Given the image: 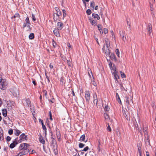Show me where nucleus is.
Listing matches in <instances>:
<instances>
[{"label":"nucleus","mask_w":156,"mask_h":156,"mask_svg":"<svg viewBox=\"0 0 156 156\" xmlns=\"http://www.w3.org/2000/svg\"><path fill=\"white\" fill-rule=\"evenodd\" d=\"M29 145L27 143H23L20 144L19 147V150L20 151L18 154V156H21L27 154L29 152V150L28 149Z\"/></svg>","instance_id":"obj_1"},{"label":"nucleus","mask_w":156,"mask_h":156,"mask_svg":"<svg viewBox=\"0 0 156 156\" xmlns=\"http://www.w3.org/2000/svg\"><path fill=\"white\" fill-rule=\"evenodd\" d=\"M57 12H54L53 14V18L55 21H56L58 18H59V16L62 15V12L61 10H56Z\"/></svg>","instance_id":"obj_2"},{"label":"nucleus","mask_w":156,"mask_h":156,"mask_svg":"<svg viewBox=\"0 0 156 156\" xmlns=\"http://www.w3.org/2000/svg\"><path fill=\"white\" fill-rule=\"evenodd\" d=\"M93 100L94 105L97 107L98 99L97 95L96 93H94L93 94Z\"/></svg>","instance_id":"obj_3"},{"label":"nucleus","mask_w":156,"mask_h":156,"mask_svg":"<svg viewBox=\"0 0 156 156\" xmlns=\"http://www.w3.org/2000/svg\"><path fill=\"white\" fill-rule=\"evenodd\" d=\"M144 136V140L146 144L147 145H150V141L149 139L150 137L148 134V133L146 132L145 133Z\"/></svg>","instance_id":"obj_4"},{"label":"nucleus","mask_w":156,"mask_h":156,"mask_svg":"<svg viewBox=\"0 0 156 156\" xmlns=\"http://www.w3.org/2000/svg\"><path fill=\"white\" fill-rule=\"evenodd\" d=\"M20 139L19 140V142L20 143L22 141L24 140H27V136L24 133H22L19 137Z\"/></svg>","instance_id":"obj_5"},{"label":"nucleus","mask_w":156,"mask_h":156,"mask_svg":"<svg viewBox=\"0 0 156 156\" xmlns=\"http://www.w3.org/2000/svg\"><path fill=\"white\" fill-rule=\"evenodd\" d=\"M90 95V94L89 91L87 90L85 91V97L87 102H89Z\"/></svg>","instance_id":"obj_6"},{"label":"nucleus","mask_w":156,"mask_h":156,"mask_svg":"<svg viewBox=\"0 0 156 156\" xmlns=\"http://www.w3.org/2000/svg\"><path fill=\"white\" fill-rule=\"evenodd\" d=\"M112 74L114 75V79L115 82H118V79L119 78L118 73L116 70H114V72H112Z\"/></svg>","instance_id":"obj_7"},{"label":"nucleus","mask_w":156,"mask_h":156,"mask_svg":"<svg viewBox=\"0 0 156 156\" xmlns=\"http://www.w3.org/2000/svg\"><path fill=\"white\" fill-rule=\"evenodd\" d=\"M148 30V34L149 36H151V33L152 32V26L151 23H149L147 25V28Z\"/></svg>","instance_id":"obj_8"},{"label":"nucleus","mask_w":156,"mask_h":156,"mask_svg":"<svg viewBox=\"0 0 156 156\" xmlns=\"http://www.w3.org/2000/svg\"><path fill=\"white\" fill-rule=\"evenodd\" d=\"M64 27V25L61 22H58L57 23V27L58 30H60L63 28Z\"/></svg>","instance_id":"obj_9"},{"label":"nucleus","mask_w":156,"mask_h":156,"mask_svg":"<svg viewBox=\"0 0 156 156\" xmlns=\"http://www.w3.org/2000/svg\"><path fill=\"white\" fill-rule=\"evenodd\" d=\"M119 34L120 36L122 37V40L125 41L126 40L125 31L123 30H122L121 32L120 31Z\"/></svg>","instance_id":"obj_10"},{"label":"nucleus","mask_w":156,"mask_h":156,"mask_svg":"<svg viewBox=\"0 0 156 156\" xmlns=\"http://www.w3.org/2000/svg\"><path fill=\"white\" fill-rule=\"evenodd\" d=\"M103 50V51L105 52L107 56H109L111 53L110 52V50L109 49V48H106V49H105V45L104 46Z\"/></svg>","instance_id":"obj_11"},{"label":"nucleus","mask_w":156,"mask_h":156,"mask_svg":"<svg viewBox=\"0 0 156 156\" xmlns=\"http://www.w3.org/2000/svg\"><path fill=\"white\" fill-rule=\"evenodd\" d=\"M26 23H23V28H24L26 27L27 26V25L29 24V23H30V22L29 17H27L26 19H25Z\"/></svg>","instance_id":"obj_12"},{"label":"nucleus","mask_w":156,"mask_h":156,"mask_svg":"<svg viewBox=\"0 0 156 156\" xmlns=\"http://www.w3.org/2000/svg\"><path fill=\"white\" fill-rule=\"evenodd\" d=\"M25 101L26 103L24 104V105L25 106H28V107L29 105L30 106V107H31L30 103L31 101H30V99L29 98H27L26 99ZM30 108L31 109V107H30Z\"/></svg>","instance_id":"obj_13"},{"label":"nucleus","mask_w":156,"mask_h":156,"mask_svg":"<svg viewBox=\"0 0 156 156\" xmlns=\"http://www.w3.org/2000/svg\"><path fill=\"white\" fill-rule=\"evenodd\" d=\"M109 56L112 60H114L115 62H117V59L116 58V57L114 53H111Z\"/></svg>","instance_id":"obj_14"},{"label":"nucleus","mask_w":156,"mask_h":156,"mask_svg":"<svg viewBox=\"0 0 156 156\" xmlns=\"http://www.w3.org/2000/svg\"><path fill=\"white\" fill-rule=\"evenodd\" d=\"M53 151L55 155H57L58 153V151L57 147L58 146L57 145H54L53 146Z\"/></svg>","instance_id":"obj_15"},{"label":"nucleus","mask_w":156,"mask_h":156,"mask_svg":"<svg viewBox=\"0 0 156 156\" xmlns=\"http://www.w3.org/2000/svg\"><path fill=\"white\" fill-rule=\"evenodd\" d=\"M89 20L90 23L94 26H97V21L96 20H93V19H90Z\"/></svg>","instance_id":"obj_16"},{"label":"nucleus","mask_w":156,"mask_h":156,"mask_svg":"<svg viewBox=\"0 0 156 156\" xmlns=\"http://www.w3.org/2000/svg\"><path fill=\"white\" fill-rule=\"evenodd\" d=\"M85 136L84 134L82 135L80 138L79 140L81 142L84 141L85 142H86L87 141V139L85 140Z\"/></svg>","instance_id":"obj_17"},{"label":"nucleus","mask_w":156,"mask_h":156,"mask_svg":"<svg viewBox=\"0 0 156 156\" xmlns=\"http://www.w3.org/2000/svg\"><path fill=\"white\" fill-rule=\"evenodd\" d=\"M53 33L54 35L57 37H60V35L58 29H55L53 30Z\"/></svg>","instance_id":"obj_18"},{"label":"nucleus","mask_w":156,"mask_h":156,"mask_svg":"<svg viewBox=\"0 0 156 156\" xmlns=\"http://www.w3.org/2000/svg\"><path fill=\"white\" fill-rule=\"evenodd\" d=\"M51 136H52L53 135V133L52 132H51ZM51 138L52 139V140L51 141V144L53 145H57L56 144V140H55L54 138H53L52 136H51Z\"/></svg>","instance_id":"obj_19"},{"label":"nucleus","mask_w":156,"mask_h":156,"mask_svg":"<svg viewBox=\"0 0 156 156\" xmlns=\"http://www.w3.org/2000/svg\"><path fill=\"white\" fill-rule=\"evenodd\" d=\"M18 142L17 141H15L13 142L9 146V147L11 148H13L15 147V146L17 144Z\"/></svg>","instance_id":"obj_20"},{"label":"nucleus","mask_w":156,"mask_h":156,"mask_svg":"<svg viewBox=\"0 0 156 156\" xmlns=\"http://www.w3.org/2000/svg\"><path fill=\"white\" fill-rule=\"evenodd\" d=\"M98 145L97 147V149L98 152H100L101 151V149L100 147V146L101 145V140L99 139L98 140Z\"/></svg>","instance_id":"obj_21"},{"label":"nucleus","mask_w":156,"mask_h":156,"mask_svg":"<svg viewBox=\"0 0 156 156\" xmlns=\"http://www.w3.org/2000/svg\"><path fill=\"white\" fill-rule=\"evenodd\" d=\"M39 141L41 143L43 144H45V140L44 139L43 137L42 136H41L39 137Z\"/></svg>","instance_id":"obj_22"},{"label":"nucleus","mask_w":156,"mask_h":156,"mask_svg":"<svg viewBox=\"0 0 156 156\" xmlns=\"http://www.w3.org/2000/svg\"><path fill=\"white\" fill-rule=\"evenodd\" d=\"M138 150L139 152V154L140 156H141L142 153V151H141V148L140 147V144H137Z\"/></svg>","instance_id":"obj_23"},{"label":"nucleus","mask_w":156,"mask_h":156,"mask_svg":"<svg viewBox=\"0 0 156 156\" xmlns=\"http://www.w3.org/2000/svg\"><path fill=\"white\" fill-rule=\"evenodd\" d=\"M2 114L5 117L7 116V111L6 109H3L2 110Z\"/></svg>","instance_id":"obj_24"},{"label":"nucleus","mask_w":156,"mask_h":156,"mask_svg":"<svg viewBox=\"0 0 156 156\" xmlns=\"http://www.w3.org/2000/svg\"><path fill=\"white\" fill-rule=\"evenodd\" d=\"M116 97L117 100L118 101L119 103L121 104V101L119 97V95L117 93H116Z\"/></svg>","instance_id":"obj_25"},{"label":"nucleus","mask_w":156,"mask_h":156,"mask_svg":"<svg viewBox=\"0 0 156 156\" xmlns=\"http://www.w3.org/2000/svg\"><path fill=\"white\" fill-rule=\"evenodd\" d=\"M21 132L16 129H15V132H14V134L16 136H19L20 133H21Z\"/></svg>","instance_id":"obj_26"},{"label":"nucleus","mask_w":156,"mask_h":156,"mask_svg":"<svg viewBox=\"0 0 156 156\" xmlns=\"http://www.w3.org/2000/svg\"><path fill=\"white\" fill-rule=\"evenodd\" d=\"M92 16L94 18H96L97 20H99L100 17L98 14L95 13L92 14Z\"/></svg>","instance_id":"obj_27"},{"label":"nucleus","mask_w":156,"mask_h":156,"mask_svg":"<svg viewBox=\"0 0 156 156\" xmlns=\"http://www.w3.org/2000/svg\"><path fill=\"white\" fill-rule=\"evenodd\" d=\"M71 151L72 152V153L73 154V156L74 155V154H77V153H78L77 152L78 151L77 149L75 148L72 149Z\"/></svg>","instance_id":"obj_28"},{"label":"nucleus","mask_w":156,"mask_h":156,"mask_svg":"<svg viewBox=\"0 0 156 156\" xmlns=\"http://www.w3.org/2000/svg\"><path fill=\"white\" fill-rule=\"evenodd\" d=\"M34 38V34L33 33H30L29 36V38L30 39L32 40Z\"/></svg>","instance_id":"obj_29"},{"label":"nucleus","mask_w":156,"mask_h":156,"mask_svg":"<svg viewBox=\"0 0 156 156\" xmlns=\"http://www.w3.org/2000/svg\"><path fill=\"white\" fill-rule=\"evenodd\" d=\"M105 45L106 46V48H110V43L109 41L108 40H105Z\"/></svg>","instance_id":"obj_30"},{"label":"nucleus","mask_w":156,"mask_h":156,"mask_svg":"<svg viewBox=\"0 0 156 156\" xmlns=\"http://www.w3.org/2000/svg\"><path fill=\"white\" fill-rule=\"evenodd\" d=\"M148 128L146 126H145L144 125L143 126V130L144 132V134H145L146 132L147 133V130Z\"/></svg>","instance_id":"obj_31"},{"label":"nucleus","mask_w":156,"mask_h":156,"mask_svg":"<svg viewBox=\"0 0 156 156\" xmlns=\"http://www.w3.org/2000/svg\"><path fill=\"white\" fill-rule=\"evenodd\" d=\"M52 44L53 46V47L54 48H55L57 46V44L56 43V42L54 41V39H52Z\"/></svg>","instance_id":"obj_32"},{"label":"nucleus","mask_w":156,"mask_h":156,"mask_svg":"<svg viewBox=\"0 0 156 156\" xmlns=\"http://www.w3.org/2000/svg\"><path fill=\"white\" fill-rule=\"evenodd\" d=\"M120 87V89L122 91H127V89H125L123 86L122 84L121 83L119 84Z\"/></svg>","instance_id":"obj_33"},{"label":"nucleus","mask_w":156,"mask_h":156,"mask_svg":"<svg viewBox=\"0 0 156 156\" xmlns=\"http://www.w3.org/2000/svg\"><path fill=\"white\" fill-rule=\"evenodd\" d=\"M60 81L62 85H64L65 84V82L64 81V78L63 77H62L60 79Z\"/></svg>","instance_id":"obj_34"},{"label":"nucleus","mask_w":156,"mask_h":156,"mask_svg":"<svg viewBox=\"0 0 156 156\" xmlns=\"http://www.w3.org/2000/svg\"><path fill=\"white\" fill-rule=\"evenodd\" d=\"M104 109L105 112H108L110 108L108 105H105Z\"/></svg>","instance_id":"obj_35"},{"label":"nucleus","mask_w":156,"mask_h":156,"mask_svg":"<svg viewBox=\"0 0 156 156\" xmlns=\"http://www.w3.org/2000/svg\"><path fill=\"white\" fill-rule=\"evenodd\" d=\"M107 130L108 132H111L112 129L108 123L107 124Z\"/></svg>","instance_id":"obj_36"},{"label":"nucleus","mask_w":156,"mask_h":156,"mask_svg":"<svg viewBox=\"0 0 156 156\" xmlns=\"http://www.w3.org/2000/svg\"><path fill=\"white\" fill-rule=\"evenodd\" d=\"M56 135L57 138L58 139L59 141H60L61 138V135L60 133H56Z\"/></svg>","instance_id":"obj_37"},{"label":"nucleus","mask_w":156,"mask_h":156,"mask_svg":"<svg viewBox=\"0 0 156 156\" xmlns=\"http://www.w3.org/2000/svg\"><path fill=\"white\" fill-rule=\"evenodd\" d=\"M90 6L91 7V9H93L94 7V3L93 2H91Z\"/></svg>","instance_id":"obj_38"},{"label":"nucleus","mask_w":156,"mask_h":156,"mask_svg":"<svg viewBox=\"0 0 156 156\" xmlns=\"http://www.w3.org/2000/svg\"><path fill=\"white\" fill-rule=\"evenodd\" d=\"M30 23H29L28 25H27V27L28 28V29L27 30V31L30 32L31 31V30H32V28L30 27Z\"/></svg>","instance_id":"obj_39"},{"label":"nucleus","mask_w":156,"mask_h":156,"mask_svg":"<svg viewBox=\"0 0 156 156\" xmlns=\"http://www.w3.org/2000/svg\"><path fill=\"white\" fill-rule=\"evenodd\" d=\"M16 17H18V18L20 17V15L18 13H15V14L12 17V18H16Z\"/></svg>","instance_id":"obj_40"},{"label":"nucleus","mask_w":156,"mask_h":156,"mask_svg":"<svg viewBox=\"0 0 156 156\" xmlns=\"http://www.w3.org/2000/svg\"><path fill=\"white\" fill-rule=\"evenodd\" d=\"M42 125V128L43 130L44 131L45 133L46 134V132H47V129L45 126L44 125V124H43Z\"/></svg>","instance_id":"obj_41"},{"label":"nucleus","mask_w":156,"mask_h":156,"mask_svg":"<svg viewBox=\"0 0 156 156\" xmlns=\"http://www.w3.org/2000/svg\"><path fill=\"white\" fill-rule=\"evenodd\" d=\"M121 76L122 78H125L126 77V76L125 75V73L121 71L120 72Z\"/></svg>","instance_id":"obj_42"},{"label":"nucleus","mask_w":156,"mask_h":156,"mask_svg":"<svg viewBox=\"0 0 156 156\" xmlns=\"http://www.w3.org/2000/svg\"><path fill=\"white\" fill-rule=\"evenodd\" d=\"M85 145L84 144L82 143H79V147L80 148H82Z\"/></svg>","instance_id":"obj_43"},{"label":"nucleus","mask_w":156,"mask_h":156,"mask_svg":"<svg viewBox=\"0 0 156 156\" xmlns=\"http://www.w3.org/2000/svg\"><path fill=\"white\" fill-rule=\"evenodd\" d=\"M115 52L117 54V56L118 57H119V52L118 49H116L115 50Z\"/></svg>","instance_id":"obj_44"},{"label":"nucleus","mask_w":156,"mask_h":156,"mask_svg":"<svg viewBox=\"0 0 156 156\" xmlns=\"http://www.w3.org/2000/svg\"><path fill=\"white\" fill-rule=\"evenodd\" d=\"M126 103L128 105L129 104V97H126Z\"/></svg>","instance_id":"obj_45"},{"label":"nucleus","mask_w":156,"mask_h":156,"mask_svg":"<svg viewBox=\"0 0 156 156\" xmlns=\"http://www.w3.org/2000/svg\"><path fill=\"white\" fill-rule=\"evenodd\" d=\"M104 117L106 119H108L109 116L106 113H105L104 114Z\"/></svg>","instance_id":"obj_46"},{"label":"nucleus","mask_w":156,"mask_h":156,"mask_svg":"<svg viewBox=\"0 0 156 156\" xmlns=\"http://www.w3.org/2000/svg\"><path fill=\"white\" fill-rule=\"evenodd\" d=\"M49 102L50 104L53 103L55 102V99L54 98L49 100Z\"/></svg>","instance_id":"obj_47"},{"label":"nucleus","mask_w":156,"mask_h":156,"mask_svg":"<svg viewBox=\"0 0 156 156\" xmlns=\"http://www.w3.org/2000/svg\"><path fill=\"white\" fill-rule=\"evenodd\" d=\"M43 92L44 93V96L47 98V91L45 90H42Z\"/></svg>","instance_id":"obj_48"},{"label":"nucleus","mask_w":156,"mask_h":156,"mask_svg":"<svg viewBox=\"0 0 156 156\" xmlns=\"http://www.w3.org/2000/svg\"><path fill=\"white\" fill-rule=\"evenodd\" d=\"M110 68L111 70V72L112 73V72H114L115 70H116V67H115V68H114V67L112 66V67H110Z\"/></svg>","instance_id":"obj_49"},{"label":"nucleus","mask_w":156,"mask_h":156,"mask_svg":"<svg viewBox=\"0 0 156 156\" xmlns=\"http://www.w3.org/2000/svg\"><path fill=\"white\" fill-rule=\"evenodd\" d=\"M67 63L69 66H71V62L69 59L67 60Z\"/></svg>","instance_id":"obj_50"},{"label":"nucleus","mask_w":156,"mask_h":156,"mask_svg":"<svg viewBox=\"0 0 156 156\" xmlns=\"http://www.w3.org/2000/svg\"><path fill=\"white\" fill-rule=\"evenodd\" d=\"M94 39H95V40H96V42L98 44V45H99V43L98 42V39L97 37L96 36L94 35Z\"/></svg>","instance_id":"obj_51"},{"label":"nucleus","mask_w":156,"mask_h":156,"mask_svg":"<svg viewBox=\"0 0 156 156\" xmlns=\"http://www.w3.org/2000/svg\"><path fill=\"white\" fill-rule=\"evenodd\" d=\"M124 116L125 117V118H126V119L127 120H130V118L129 117H128L127 116V115H126V113H125V114H124Z\"/></svg>","instance_id":"obj_52"},{"label":"nucleus","mask_w":156,"mask_h":156,"mask_svg":"<svg viewBox=\"0 0 156 156\" xmlns=\"http://www.w3.org/2000/svg\"><path fill=\"white\" fill-rule=\"evenodd\" d=\"M49 114L50 116V119L52 121L53 120V119L52 118V114L51 111H49Z\"/></svg>","instance_id":"obj_53"},{"label":"nucleus","mask_w":156,"mask_h":156,"mask_svg":"<svg viewBox=\"0 0 156 156\" xmlns=\"http://www.w3.org/2000/svg\"><path fill=\"white\" fill-rule=\"evenodd\" d=\"M13 133V131L12 129H11L9 130L8 131V133L9 135H12Z\"/></svg>","instance_id":"obj_54"},{"label":"nucleus","mask_w":156,"mask_h":156,"mask_svg":"<svg viewBox=\"0 0 156 156\" xmlns=\"http://www.w3.org/2000/svg\"><path fill=\"white\" fill-rule=\"evenodd\" d=\"M89 149V147L88 146H87L85 147L82 150V151H86Z\"/></svg>","instance_id":"obj_55"},{"label":"nucleus","mask_w":156,"mask_h":156,"mask_svg":"<svg viewBox=\"0 0 156 156\" xmlns=\"http://www.w3.org/2000/svg\"><path fill=\"white\" fill-rule=\"evenodd\" d=\"M104 33L105 34H106L108 33V30L107 28H105L103 29Z\"/></svg>","instance_id":"obj_56"},{"label":"nucleus","mask_w":156,"mask_h":156,"mask_svg":"<svg viewBox=\"0 0 156 156\" xmlns=\"http://www.w3.org/2000/svg\"><path fill=\"white\" fill-rule=\"evenodd\" d=\"M32 20L34 21H35L36 20V19L35 18V17L34 15L33 14H32Z\"/></svg>","instance_id":"obj_57"},{"label":"nucleus","mask_w":156,"mask_h":156,"mask_svg":"<svg viewBox=\"0 0 156 156\" xmlns=\"http://www.w3.org/2000/svg\"><path fill=\"white\" fill-rule=\"evenodd\" d=\"M3 131L2 130L1 131H0V140L1 139V137L3 136Z\"/></svg>","instance_id":"obj_58"},{"label":"nucleus","mask_w":156,"mask_h":156,"mask_svg":"<svg viewBox=\"0 0 156 156\" xmlns=\"http://www.w3.org/2000/svg\"><path fill=\"white\" fill-rule=\"evenodd\" d=\"M98 30L102 29V26L101 24H98L97 26Z\"/></svg>","instance_id":"obj_59"},{"label":"nucleus","mask_w":156,"mask_h":156,"mask_svg":"<svg viewBox=\"0 0 156 156\" xmlns=\"http://www.w3.org/2000/svg\"><path fill=\"white\" fill-rule=\"evenodd\" d=\"M91 83L92 84H93L94 86H97V83L94 81H92L91 82Z\"/></svg>","instance_id":"obj_60"},{"label":"nucleus","mask_w":156,"mask_h":156,"mask_svg":"<svg viewBox=\"0 0 156 156\" xmlns=\"http://www.w3.org/2000/svg\"><path fill=\"white\" fill-rule=\"evenodd\" d=\"M11 139V138L9 136H8L6 138V140L7 141H9Z\"/></svg>","instance_id":"obj_61"},{"label":"nucleus","mask_w":156,"mask_h":156,"mask_svg":"<svg viewBox=\"0 0 156 156\" xmlns=\"http://www.w3.org/2000/svg\"><path fill=\"white\" fill-rule=\"evenodd\" d=\"M62 11L63 12V17H65L66 16V10H62Z\"/></svg>","instance_id":"obj_62"},{"label":"nucleus","mask_w":156,"mask_h":156,"mask_svg":"<svg viewBox=\"0 0 156 156\" xmlns=\"http://www.w3.org/2000/svg\"><path fill=\"white\" fill-rule=\"evenodd\" d=\"M55 130H56V133H60L59 129L57 127H56V129Z\"/></svg>","instance_id":"obj_63"},{"label":"nucleus","mask_w":156,"mask_h":156,"mask_svg":"<svg viewBox=\"0 0 156 156\" xmlns=\"http://www.w3.org/2000/svg\"><path fill=\"white\" fill-rule=\"evenodd\" d=\"M86 12L87 14L88 15H90L91 13V10H87Z\"/></svg>","instance_id":"obj_64"}]
</instances>
